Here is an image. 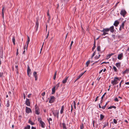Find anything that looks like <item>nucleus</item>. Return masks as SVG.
I'll use <instances>...</instances> for the list:
<instances>
[{"label":"nucleus","instance_id":"obj_1","mask_svg":"<svg viewBox=\"0 0 129 129\" xmlns=\"http://www.w3.org/2000/svg\"><path fill=\"white\" fill-rule=\"evenodd\" d=\"M117 80H120L117 77H116L114 78L113 81H111V83L113 84V85H115L118 83Z\"/></svg>","mask_w":129,"mask_h":129},{"label":"nucleus","instance_id":"obj_2","mask_svg":"<svg viewBox=\"0 0 129 129\" xmlns=\"http://www.w3.org/2000/svg\"><path fill=\"white\" fill-rule=\"evenodd\" d=\"M126 12L124 9H122L121 11L120 14L124 17L126 13Z\"/></svg>","mask_w":129,"mask_h":129},{"label":"nucleus","instance_id":"obj_3","mask_svg":"<svg viewBox=\"0 0 129 129\" xmlns=\"http://www.w3.org/2000/svg\"><path fill=\"white\" fill-rule=\"evenodd\" d=\"M55 97L53 96L51 97L49 101V103H53L55 100Z\"/></svg>","mask_w":129,"mask_h":129},{"label":"nucleus","instance_id":"obj_4","mask_svg":"<svg viewBox=\"0 0 129 129\" xmlns=\"http://www.w3.org/2000/svg\"><path fill=\"white\" fill-rule=\"evenodd\" d=\"M35 107V113L37 115H39L40 113L39 109L38 108V107H37L36 106Z\"/></svg>","mask_w":129,"mask_h":129},{"label":"nucleus","instance_id":"obj_5","mask_svg":"<svg viewBox=\"0 0 129 129\" xmlns=\"http://www.w3.org/2000/svg\"><path fill=\"white\" fill-rule=\"evenodd\" d=\"M26 112L27 113H29L31 112V109L27 107H26Z\"/></svg>","mask_w":129,"mask_h":129},{"label":"nucleus","instance_id":"obj_6","mask_svg":"<svg viewBox=\"0 0 129 129\" xmlns=\"http://www.w3.org/2000/svg\"><path fill=\"white\" fill-rule=\"evenodd\" d=\"M30 71L31 69H30L29 66H27V74L28 76L29 77L30 76L29 73H30Z\"/></svg>","mask_w":129,"mask_h":129},{"label":"nucleus","instance_id":"obj_7","mask_svg":"<svg viewBox=\"0 0 129 129\" xmlns=\"http://www.w3.org/2000/svg\"><path fill=\"white\" fill-rule=\"evenodd\" d=\"M25 104L27 106H30V102H29V99H28L27 98L26 99V100L25 102Z\"/></svg>","mask_w":129,"mask_h":129},{"label":"nucleus","instance_id":"obj_8","mask_svg":"<svg viewBox=\"0 0 129 129\" xmlns=\"http://www.w3.org/2000/svg\"><path fill=\"white\" fill-rule=\"evenodd\" d=\"M4 9V7L3 6V8L2 9V16H3V25H5V23L4 22V12L3 11Z\"/></svg>","mask_w":129,"mask_h":129},{"label":"nucleus","instance_id":"obj_9","mask_svg":"<svg viewBox=\"0 0 129 129\" xmlns=\"http://www.w3.org/2000/svg\"><path fill=\"white\" fill-rule=\"evenodd\" d=\"M3 50H0V57L1 58H3Z\"/></svg>","mask_w":129,"mask_h":129},{"label":"nucleus","instance_id":"obj_10","mask_svg":"<svg viewBox=\"0 0 129 129\" xmlns=\"http://www.w3.org/2000/svg\"><path fill=\"white\" fill-rule=\"evenodd\" d=\"M110 30V28H104L101 31L102 32L103 31H104L107 33V32H108Z\"/></svg>","mask_w":129,"mask_h":129},{"label":"nucleus","instance_id":"obj_11","mask_svg":"<svg viewBox=\"0 0 129 129\" xmlns=\"http://www.w3.org/2000/svg\"><path fill=\"white\" fill-rule=\"evenodd\" d=\"M119 23V22L117 20H116L115 21L113 25L117 27L118 26V25Z\"/></svg>","mask_w":129,"mask_h":129},{"label":"nucleus","instance_id":"obj_12","mask_svg":"<svg viewBox=\"0 0 129 129\" xmlns=\"http://www.w3.org/2000/svg\"><path fill=\"white\" fill-rule=\"evenodd\" d=\"M110 28V30L111 33H113L114 32V27L113 26H112L110 27L109 28Z\"/></svg>","mask_w":129,"mask_h":129},{"label":"nucleus","instance_id":"obj_13","mask_svg":"<svg viewBox=\"0 0 129 129\" xmlns=\"http://www.w3.org/2000/svg\"><path fill=\"white\" fill-rule=\"evenodd\" d=\"M37 72H34L33 73V75L35 78V80H37Z\"/></svg>","mask_w":129,"mask_h":129},{"label":"nucleus","instance_id":"obj_14","mask_svg":"<svg viewBox=\"0 0 129 129\" xmlns=\"http://www.w3.org/2000/svg\"><path fill=\"white\" fill-rule=\"evenodd\" d=\"M40 123L41 124L42 127L44 128L45 125L44 123L41 120L40 121Z\"/></svg>","mask_w":129,"mask_h":129},{"label":"nucleus","instance_id":"obj_15","mask_svg":"<svg viewBox=\"0 0 129 129\" xmlns=\"http://www.w3.org/2000/svg\"><path fill=\"white\" fill-rule=\"evenodd\" d=\"M27 42H26V44H27V46H26V49H27V47L28 45V44L30 42V38L28 36H27Z\"/></svg>","mask_w":129,"mask_h":129},{"label":"nucleus","instance_id":"obj_16","mask_svg":"<svg viewBox=\"0 0 129 129\" xmlns=\"http://www.w3.org/2000/svg\"><path fill=\"white\" fill-rule=\"evenodd\" d=\"M68 77H67L65 79L63 80L62 81V82L63 83H66L68 79Z\"/></svg>","mask_w":129,"mask_h":129},{"label":"nucleus","instance_id":"obj_17","mask_svg":"<svg viewBox=\"0 0 129 129\" xmlns=\"http://www.w3.org/2000/svg\"><path fill=\"white\" fill-rule=\"evenodd\" d=\"M39 26V23H38V20H37V21L36 22V26L35 27L37 30Z\"/></svg>","mask_w":129,"mask_h":129},{"label":"nucleus","instance_id":"obj_18","mask_svg":"<svg viewBox=\"0 0 129 129\" xmlns=\"http://www.w3.org/2000/svg\"><path fill=\"white\" fill-rule=\"evenodd\" d=\"M55 86H54L52 89V94H53L55 92Z\"/></svg>","mask_w":129,"mask_h":129},{"label":"nucleus","instance_id":"obj_19","mask_svg":"<svg viewBox=\"0 0 129 129\" xmlns=\"http://www.w3.org/2000/svg\"><path fill=\"white\" fill-rule=\"evenodd\" d=\"M126 20H125L124 21L122 22V23L121 25L120 26L122 27V28L123 29H124V24L125 23V22H126Z\"/></svg>","mask_w":129,"mask_h":129},{"label":"nucleus","instance_id":"obj_20","mask_svg":"<svg viewBox=\"0 0 129 129\" xmlns=\"http://www.w3.org/2000/svg\"><path fill=\"white\" fill-rule=\"evenodd\" d=\"M64 109V106L63 105L61 107V109L60 111V114H62L63 113Z\"/></svg>","mask_w":129,"mask_h":129},{"label":"nucleus","instance_id":"obj_21","mask_svg":"<svg viewBox=\"0 0 129 129\" xmlns=\"http://www.w3.org/2000/svg\"><path fill=\"white\" fill-rule=\"evenodd\" d=\"M83 74V73H82L79 75V76L77 77V78L75 80V82L77 80L79 79Z\"/></svg>","mask_w":129,"mask_h":129},{"label":"nucleus","instance_id":"obj_22","mask_svg":"<svg viewBox=\"0 0 129 129\" xmlns=\"http://www.w3.org/2000/svg\"><path fill=\"white\" fill-rule=\"evenodd\" d=\"M129 72V69H126L123 72V74H125L126 73H128Z\"/></svg>","mask_w":129,"mask_h":129},{"label":"nucleus","instance_id":"obj_23","mask_svg":"<svg viewBox=\"0 0 129 129\" xmlns=\"http://www.w3.org/2000/svg\"><path fill=\"white\" fill-rule=\"evenodd\" d=\"M121 63L119 62L116 64V66L117 67H120Z\"/></svg>","mask_w":129,"mask_h":129},{"label":"nucleus","instance_id":"obj_24","mask_svg":"<svg viewBox=\"0 0 129 129\" xmlns=\"http://www.w3.org/2000/svg\"><path fill=\"white\" fill-rule=\"evenodd\" d=\"M122 54H119L118 56V58L119 60L121 59L122 57Z\"/></svg>","mask_w":129,"mask_h":129},{"label":"nucleus","instance_id":"obj_25","mask_svg":"<svg viewBox=\"0 0 129 129\" xmlns=\"http://www.w3.org/2000/svg\"><path fill=\"white\" fill-rule=\"evenodd\" d=\"M69 1V0H61V1L62 3L63 2L64 3H67Z\"/></svg>","mask_w":129,"mask_h":129},{"label":"nucleus","instance_id":"obj_26","mask_svg":"<svg viewBox=\"0 0 129 129\" xmlns=\"http://www.w3.org/2000/svg\"><path fill=\"white\" fill-rule=\"evenodd\" d=\"M108 125V122H105L104 123V124L103 126V128H104V127H106V126Z\"/></svg>","mask_w":129,"mask_h":129},{"label":"nucleus","instance_id":"obj_27","mask_svg":"<svg viewBox=\"0 0 129 129\" xmlns=\"http://www.w3.org/2000/svg\"><path fill=\"white\" fill-rule=\"evenodd\" d=\"M63 127V129H67L66 124L64 123H62Z\"/></svg>","mask_w":129,"mask_h":129},{"label":"nucleus","instance_id":"obj_28","mask_svg":"<svg viewBox=\"0 0 129 129\" xmlns=\"http://www.w3.org/2000/svg\"><path fill=\"white\" fill-rule=\"evenodd\" d=\"M12 41L14 45H15V39L14 37H13L12 39Z\"/></svg>","mask_w":129,"mask_h":129},{"label":"nucleus","instance_id":"obj_29","mask_svg":"<svg viewBox=\"0 0 129 129\" xmlns=\"http://www.w3.org/2000/svg\"><path fill=\"white\" fill-rule=\"evenodd\" d=\"M104 115L102 114H101L100 115V120H102L104 117Z\"/></svg>","mask_w":129,"mask_h":129},{"label":"nucleus","instance_id":"obj_30","mask_svg":"<svg viewBox=\"0 0 129 129\" xmlns=\"http://www.w3.org/2000/svg\"><path fill=\"white\" fill-rule=\"evenodd\" d=\"M30 126L29 125H27L25 127L24 129H30Z\"/></svg>","mask_w":129,"mask_h":129},{"label":"nucleus","instance_id":"obj_31","mask_svg":"<svg viewBox=\"0 0 129 129\" xmlns=\"http://www.w3.org/2000/svg\"><path fill=\"white\" fill-rule=\"evenodd\" d=\"M28 123L31 124L32 125H34V123L32 122L30 120H29L28 121Z\"/></svg>","mask_w":129,"mask_h":129},{"label":"nucleus","instance_id":"obj_32","mask_svg":"<svg viewBox=\"0 0 129 129\" xmlns=\"http://www.w3.org/2000/svg\"><path fill=\"white\" fill-rule=\"evenodd\" d=\"M116 107L115 106H111L110 107H109L108 108V109H112V108H114L115 109L116 108Z\"/></svg>","mask_w":129,"mask_h":129},{"label":"nucleus","instance_id":"obj_33","mask_svg":"<svg viewBox=\"0 0 129 129\" xmlns=\"http://www.w3.org/2000/svg\"><path fill=\"white\" fill-rule=\"evenodd\" d=\"M106 93V92H105L104 94L102 95V96L101 97V99L102 100H101V103L102 102V99L104 98V96L105 95V94Z\"/></svg>","mask_w":129,"mask_h":129},{"label":"nucleus","instance_id":"obj_34","mask_svg":"<svg viewBox=\"0 0 129 129\" xmlns=\"http://www.w3.org/2000/svg\"><path fill=\"white\" fill-rule=\"evenodd\" d=\"M9 101H8L7 102V103L6 105V106L7 107H9Z\"/></svg>","mask_w":129,"mask_h":129},{"label":"nucleus","instance_id":"obj_35","mask_svg":"<svg viewBox=\"0 0 129 129\" xmlns=\"http://www.w3.org/2000/svg\"><path fill=\"white\" fill-rule=\"evenodd\" d=\"M97 50L98 51H101V48L100 47V46H98L97 47Z\"/></svg>","mask_w":129,"mask_h":129},{"label":"nucleus","instance_id":"obj_36","mask_svg":"<svg viewBox=\"0 0 129 129\" xmlns=\"http://www.w3.org/2000/svg\"><path fill=\"white\" fill-rule=\"evenodd\" d=\"M113 68L115 72H117V69L115 66H113Z\"/></svg>","mask_w":129,"mask_h":129},{"label":"nucleus","instance_id":"obj_37","mask_svg":"<svg viewBox=\"0 0 129 129\" xmlns=\"http://www.w3.org/2000/svg\"><path fill=\"white\" fill-rule=\"evenodd\" d=\"M90 62V61L88 60V61H87L86 63V64L87 67L88 66Z\"/></svg>","mask_w":129,"mask_h":129},{"label":"nucleus","instance_id":"obj_38","mask_svg":"<svg viewBox=\"0 0 129 129\" xmlns=\"http://www.w3.org/2000/svg\"><path fill=\"white\" fill-rule=\"evenodd\" d=\"M102 32H103V34L102 35V36H105V35L106 34H108V33H106V32H104V31H103Z\"/></svg>","mask_w":129,"mask_h":129},{"label":"nucleus","instance_id":"obj_39","mask_svg":"<svg viewBox=\"0 0 129 129\" xmlns=\"http://www.w3.org/2000/svg\"><path fill=\"white\" fill-rule=\"evenodd\" d=\"M59 83H57L56 85L55 88L56 87V89H57L58 87L59 86Z\"/></svg>","mask_w":129,"mask_h":129},{"label":"nucleus","instance_id":"obj_40","mask_svg":"<svg viewBox=\"0 0 129 129\" xmlns=\"http://www.w3.org/2000/svg\"><path fill=\"white\" fill-rule=\"evenodd\" d=\"M56 75V72L55 73L54 75V77L53 78V79H54V80H55V79Z\"/></svg>","mask_w":129,"mask_h":129},{"label":"nucleus","instance_id":"obj_41","mask_svg":"<svg viewBox=\"0 0 129 129\" xmlns=\"http://www.w3.org/2000/svg\"><path fill=\"white\" fill-rule=\"evenodd\" d=\"M3 73L0 71V77H2L3 76Z\"/></svg>","mask_w":129,"mask_h":129},{"label":"nucleus","instance_id":"obj_42","mask_svg":"<svg viewBox=\"0 0 129 129\" xmlns=\"http://www.w3.org/2000/svg\"><path fill=\"white\" fill-rule=\"evenodd\" d=\"M48 120L49 121V124H50V121H52V119L50 118L48 119Z\"/></svg>","mask_w":129,"mask_h":129},{"label":"nucleus","instance_id":"obj_43","mask_svg":"<svg viewBox=\"0 0 129 129\" xmlns=\"http://www.w3.org/2000/svg\"><path fill=\"white\" fill-rule=\"evenodd\" d=\"M113 122L115 124H116L117 123V121L115 119H113Z\"/></svg>","mask_w":129,"mask_h":129},{"label":"nucleus","instance_id":"obj_44","mask_svg":"<svg viewBox=\"0 0 129 129\" xmlns=\"http://www.w3.org/2000/svg\"><path fill=\"white\" fill-rule=\"evenodd\" d=\"M95 51L93 53V54H92V55L91 57V58H92L95 55Z\"/></svg>","mask_w":129,"mask_h":129},{"label":"nucleus","instance_id":"obj_45","mask_svg":"<svg viewBox=\"0 0 129 129\" xmlns=\"http://www.w3.org/2000/svg\"><path fill=\"white\" fill-rule=\"evenodd\" d=\"M49 31H48V33L46 37V39H47L48 38L49 36Z\"/></svg>","mask_w":129,"mask_h":129},{"label":"nucleus","instance_id":"obj_46","mask_svg":"<svg viewBox=\"0 0 129 129\" xmlns=\"http://www.w3.org/2000/svg\"><path fill=\"white\" fill-rule=\"evenodd\" d=\"M96 47V45H93V47L92 48V50L93 51V50L95 49Z\"/></svg>","mask_w":129,"mask_h":129},{"label":"nucleus","instance_id":"obj_47","mask_svg":"<svg viewBox=\"0 0 129 129\" xmlns=\"http://www.w3.org/2000/svg\"><path fill=\"white\" fill-rule=\"evenodd\" d=\"M84 128L83 124H82L80 126V129H83Z\"/></svg>","mask_w":129,"mask_h":129},{"label":"nucleus","instance_id":"obj_48","mask_svg":"<svg viewBox=\"0 0 129 129\" xmlns=\"http://www.w3.org/2000/svg\"><path fill=\"white\" fill-rule=\"evenodd\" d=\"M73 41H72L71 42V44L70 45V49H71L72 45L73 44Z\"/></svg>","mask_w":129,"mask_h":129},{"label":"nucleus","instance_id":"obj_49","mask_svg":"<svg viewBox=\"0 0 129 129\" xmlns=\"http://www.w3.org/2000/svg\"><path fill=\"white\" fill-rule=\"evenodd\" d=\"M45 92H44L42 93L41 95L43 96H44L45 95Z\"/></svg>","mask_w":129,"mask_h":129},{"label":"nucleus","instance_id":"obj_50","mask_svg":"<svg viewBox=\"0 0 129 129\" xmlns=\"http://www.w3.org/2000/svg\"><path fill=\"white\" fill-rule=\"evenodd\" d=\"M114 100L115 101L118 102V99L117 98H115L114 99Z\"/></svg>","mask_w":129,"mask_h":129},{"label":"nucleus","instance_id":"obj_51","mask_svg":"<svg viewBox=\"0 0 129 129\" xmlns=\"http://www.w3.org/2000/svg\"><path fill=\"white\" fill-rule=\"evenodd\" d=\"M73 110V106H72V105H71V113L72 112Z\"/></svg>","mask_w":129,"mask_h":129},{"label":"nucleus","instance_id":"obj_52","mask_svg":"<svg viewBox=\"0 0 129 129\" xmlns=\"http://www.w3.org/2000/svg\"><path fill=\"white\" fill-rule=\"evenodd\" d=\"M110 56L109 55H107V57H106L107 59H108V58H110Z\"/></svg>","mask_w":129,"mask_h":129},{"label":"nucleus","instance_id":"obj_53","mask_svg":"<svg viewBox=\"0 0 129 129\" xmlns=\"http://www.w3.org/2000/svg\"><path fill=\"white\" fill-rule=\"evenodd\" d=\"M106 105H105L104 106L102 107V108L103 109H105L106 107Z\"/></svg>","mask_w":129,"mask_h":129},{"label":"nucleus","instance_id":"obj_54","mask_svg":"<svg viewBox=\"0 0 129 129\" xmlns=\"http://www.w3.org/2000/svg\"><path fill=\"white\" fill-rule=\"evenodd\" d=\"M18 48H17V52H16V53L17 55H18Z\"/></svg>","mask_w":129,"mask_h":129},{"label":"nucleus","instance_id":"obj_55","mask_svg":"<svg viewBox=\"0 0 129 129\" xmlns=\"http://www.w3.org/2000/svg\"><path fill=\"white\" fill-rule=\"evenodd\" d=\"M21 115L19 116L18 117L19 119L20 120L21 119Z\"/></svg>","mask_w":129,"mask_h":129},{"label":"nucleus","instance_id":"obj_56","mask_svg":"<svg viewBox=\"0 0 129 129\" xmlns=\"http://www.w3.org/2000/svg\"><path fill=\"white\" fill-rule=\"evenodd\" d=\"M99 58V56H96L95 57V59H98Z\"/></svg>","mask_w":129,"mask_h":129},{"label":"nucleus","instance_id":"obj_57","mask_svg":"<svg viewBox=\"0 0 129 129\" xmlns=\"http://www.w3.org/2000/svg\"><path fill=\"white\" fill-rule=\"evenodd\" d=\"M122 81H121V82H120V83H119V87H121V83H122Z\"/></svg>","mask_w":129,"mask_h":129},{"label":"nucleus","instance_id":"obj_58","mask_svg":"<svg viewBox=\"0 0 129 129\" xmlns=\"http://www.w3.org/2000/svg\"><path fill=\"white\" fill-rule=\"evenodd\" d=\"M114 54V53H112L111 54H110L109 55H110V56L111 57V56H112V55H113Z\"/></svg>","mask_w":129,"mask_h":129},{"label":"nucleus","instance_id":"obj_59","mask_svg":"<svg viewBox=\"0 0 129 129\" xmlns=\"http://www.w3.org/2000/svg\"><path fill=\"white\" fill-rule=\"evenodd\" d=\"M23 98L24 99H25V93H23Z\"/></svg>","mask_w":129,"mask_h":129},{"label":"nucleus","instance_id":"obj_60","mask_svg":"<svg viewBox=\"0 0 129 129\" xmlns=\"http://www.w3.org/2000/svg\"><path fill=\"white\" fill-rule=\"evenodd\" d=\"M99 97V96H97L95 100V102H96L97 100V99H98V98Z\"/></svg>","mask_w":129,"mask_h":129},{"label":"nucleus","instance_id":"obj_61","mask_svg":"<svg viewBox=\"0 0 129 129\" xmlns=\"http://www.w3.org/2000/svg\"><path fill=\"white\" fill-rule=\"evenodd\" d=\"M122 27L121 26H120V27L119 29V30L121 31L122 30Z\"/></svg>","mask_w":129,"mask_h":129},{"label":"nucleus","instance_id":"obj_62","mask_svg":"<svg viewBox=\"0 0 129 129\" xmlns=\"http://www.w3.org/2000/svg\"><path fill=\"white\" fill-rule=\"evenodd\" d=\"M76 103L75 101H74V106H76Z\"/></svg>","mask_w":129,"mask_h":129},{"label":"nucleus","instance_id":"obj_63","mask_svg":"<svg viewBox=\"0 0 129 129\" xmlns=\"http://www.w3.org/2000/svg\"><path fill=\"white\" fill-rule=\"evenodd\" d=\"M31 129H36L35 127H34L33 126H32L31 127Z\"/></svg>","mask_w":129,"mask_h":129},{"label":"nucleus","instance_id":"obj_64","mask_svg":"<svg viewBox=\"0 0 129 129\" xmlns=\"http://www.w3.org/2000/svg\"><path fill=\"white\" fill-rule=\"evenodd\" d=\"M125 83L126 85H129V82H126Z\"/></svg>","mask_w":129,"mask_h":129}]
</instances>
